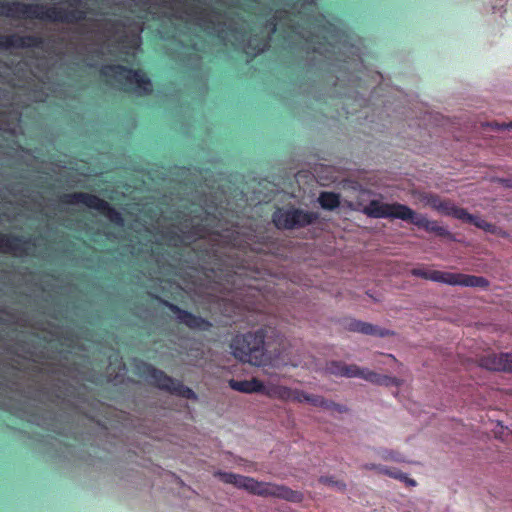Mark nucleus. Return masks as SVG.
I'll return each instance as SVG.
<instances>
[{
	"mask_svg": "<svg viewBox=\"0 0 512 512\" xmlns=\"http://www.w3.org/2000/svg\"><path fill=\"white\" fill-rule=\"evenodd\" d=\"M269 333H274V330L261 327L256 331L236 335L230 345L235 358L254 366L264 365L268 360L266 349L269 343L266 338Z\"/></svg>",
	"mask_w": 512,
	"mask_h": 512,
	"instance_id": "1",
	"label": "nucleus"
},
{
	"mask_svg": "<svg viewBox=\"0 0 512 512\" xmlns=\"http://www.w3.org/2000/svg\"><path fill=\"white\" fill-rule=\"evenodd\" d=\"M218 476L222 482L245 489L253 495L275 497L290 502H301L303 500V494L300 491L292 490L284 485L260 482L252 477L231 472H219Z\"/></svg>",
	"mask_w": 512,
	"mask_h": 512,
	"instance_id": "2",
	"label": "nucleus"
},
{
	"mask_svg": "<svg viewBox=\"0 0 512 512\" xmlns=\"http://www.w3.org/2000/svg\"><path fill=\"white\" fill-rule=\"evenodd\" d=\"M100 76L112 79L126 90H133L142 95L152 93V82L147 73L142 69H133L121 64L104 65Z\"/></svg>",
	"mask_w": 512,
	"mask_h": 512,
	"instance_id": "3",
	"label": "nucleus"
},
{
	"mask_svg": "<svg viewBox=\"0 0 512 512\" xmlns=\"http://www.w3.org/2000/svg\"><path fill=\"white\" fill-rule=\"evenodd\" d=\"M137 370L139 376L144 378L150 385L160 390L189 400L197 399L196 393L191 388L184 385L182 381L172 378L150 363L140 362L137 366Z\"/></svg>",
	"mask_w": 512,
	"mask_h": 512,
	"instance_id": "4",
	"label": "nucleus"
},
{
	"mask_svg": "<svg viewBox=\"0 0 512 512\" xmlns=\"http://www.w3.org/2000/svg\"><path fill=\"white\" fill-rule=\"evenodd\" d=\"M410 273L415 277L451 286L477 287L481 289H487L490 285L488 279L483 276L429 270L424 267L413 268L411 269Z\"/></svg>",
	"mask_w": 512,
	"mask_h": 512,
	"instance_id": "5",
	"label": "nucleus"
},
{
	"mask_svg": "<svg viewBox=\"0 0 512 512\" xmlns=\"http://www.w3.org/2000/svg\"><path fill=\"white\" fill-rule=\"evenodd\" d=\"M60 201L67 205L82 204L90 209L98 211L112 224L119 227L124 225L123 215L113 206H111L107 201L99 198L94 194L86 192L67 193L60 197Z\"/></svg>",
	"mask_w": 512,
	"mask_h": 512,
	"instance_id": "6",
	"label": "nucleus"
},
{
	"mask_svg": "<svg viewBox=\"0 0 512 512\" xmlns=\"http://www.w3.org/2000/svg\"><path fill=\"white\" fill-rule=\"evenodd\" d=\"M318 219V213L304 211L300 208H278L272 214V221L278 229L292 230L304 228Z\"/></svg>",
	"mask_w": 512,
	"mask_h": 512,
	"instance_id": "7",
	"label": "nucleus"
},
{
	"mask_svg": "<svg viewBox=\"0 0 512 512\" xmlns=\"http://www.w3.org/2000/svg\"><path fill=\"white\" fill-rule=\"evenodd\" d=\"M364 213L371 218H395L406 220L412 214V209L401 203H382L371 200L364 208Z\"/></svg>",
	"mask_w": 512,
	"mask_h": 512,
	"instance_id": "8",
	"label": "nucleus"
},
{
	"mask_svg": "<svg viewBox=\"0 0 512 512\" xmlns=\"http://www.w3.org/2000/svg\"><path fill=\"white\" fill-rule=\"evenodd\" d=\"M155 299L168 308L177 318V321L180 324L185 325L187 328L191 330H198V331H210L212 328V323L199 315H195L190 311H187L185 309L180 308L176 304H173L165 299H162L159 296H155Z\"/></svg>",
	"mask_w": 512,
	"mask_h": 512,
	"instance_id": "9",
	"label": "nucleus"
},
{
	"mask_svg": "<svg viewBox=\"0 0 512 512\" xmlns=\"http://www.w3.org/2000/svg\"><path fill=\"white\" fill-rule=\"evenodd\" d=\"M343 377L347 378H362L370 383L377 384V385H383V386H399L400 380L396 377H391L387 375H382L379 373H376L374 371L360 368L359 366L355 364H346L343 371Z\"/></svg>",
	"mask_w": 512,
	"mask_h": 512,
	"instance_id": "10",
	"label": "nucleus"
},
{
	"mask_svg": "<svg viewBox=\"0 0 512 512\" xmlns=\"http://www.w3.org/2000/svg\"><path fill=\"white\" fill-rule=\"evenodd\" d=\"M67 8L56 5H44L40 3H29L28 19H37L51 23H65Z\"/></svg>",
	"mask_w": 512,
	"mask_h": 512,
	"instance_id": "11",
	"label": "nucleus"
},
{
	"mask_svg": "<svg viewBox=\"0 0 512 512\" xmlns=\"http://www.w3.org/2000/svg\"><path fill=\"white\" fill-rule=\"evenodd\" d=\"M44 42V38L37 35L0 34V49L42 48Z\"/></svg>",
	"mask_w": 512,
	"mask_h": 512,
	"instance_id": "12",
	"label": "nucleus"
},
{
	"mask_svg": "<svg viewBox=\"0 0 512 512\" xmlns=\"http://www.w3.org/2000/svg\"><path fill=\"white\" fill-rule=\"evenodd\" d=\"M208 230L201 223H196L191 226L187 231H182V233H177L175 231L169 230L165 232L163 235L164 239L171 245H187L186 240L193 242L196 239H202L206 236Z\"/></svg>",
	"mask_w": 512,
	"mask_h": 512,
	"instance_id": "13",
	"label": "nucleus"
},
{
	"mask_svg": "<svg viewBox=\"0 0 512 512\" xmlns=\"http://www.w3.org/2000/svg\"><path fill=\"white\" fill-rule=\"evenodd\" d=\"M35 243L30 238L20 235L3 233L0 231V253H21L26 254Z\"/></svg>",
	"mask_w": 512,
	"mask_h": 512,
	"instance_id": "14",
	"label": "nucleus"
},
{
	"mask_svg": "<svg viewBox=\"0 0 512 512\" xmlns=\"http://www.w3.org/2000/svg\"><path fill=\"white\" fill-rule=\"evenodd\" d=\"M480 366L491 371L512 372V353H490L480 358Z\"/></svg>",
	"mask_w": 512,
	"mask_h": 512,
	"instance_id": "15",
	"label": "nucleus"
},
{
	"mask_svg": "<svg viewBox=\"0 0 512 512\" xmlns=\"http://www.w3.org/2000/svg\"><path fill=\"white\" fill-rule=\"evenodd\" d=\"M405 221L417 226L418 228L424 229L427 232H431L440 237L450 236V232L443 226L439 225L437 221L429 220L426 216L416 213L412 210V214Z\"/></svg>",
	"mask_w": 512,
	"mask_h": 512,
	"instance_id": "16",
	"label": "nucleus"
},
{
	"mask_svg": "<svg viewBox=\"0 0 512 512\" xmlns=\"http://www.w3.org/2000/svg\"><path fill=\"white\" fill-rule=\"evenodd\" d=\"M29 3L13 0L0 1V16L12 19H28Z\"/></svg>",
	"mask_w": 512,
	"mask_h": 512,
	"instance_id": "17",
	"label": "nucleus"
},
{
	"mask_svg": "<svg viewBox=\"0 0 512 512\" xmlns=\"http://www.w3.org/2000/svg\"><path fill=\"white\" fill-rule=\"evenodd\" d=\"M345 328L352 332H358L365 335H373L379 337H385L391 334L389 330L382 329L378 326L356 319L347 320L345 323Z\"/></svg>",
	"mask_w": 512,
	"mask_h": 512,
	"instance_id": "18",
	"label": "nucleus"
},
{
	"mask_svg": "<svg viewBox=\"0 0 512 512\" xmlns=\"http://www.w3.org/2000/svg\"><path fill=\"white\" fill-rule=\"evenodd\" d=\"M229 387L235 391L242 393H260L263 389V382L257 378L251 380H229Z\"/></svg>",
	"mask_w": 512,
	"mask_h": 512,
	"instance_id": "19",
	"label": "nucleus"
},
{
	"mask_svg": "<svg viewBox=\"0 0 512 512\" xmlns=\"http://www.w3.org/2000/svg\"><path fill=\"white\" fill-rule=\"evenodd\" d=\"M433 206L442 214L452 216L461 221L467 216L466 209L456 206L450 200H439L437 203L434 202Z\"/></svg>",
	"mask_w": 512,
	"mask_h": 512,
	"instance_id": "20",
	"label": "nucleus"
},
{
	"mask_svg": "<svg viewBox=\"0 0 512 512\" xmlns=\"http://www.w3.org/2000/svg\"><path fill=\"white\" fill-rule=\"evenodd\" d=\"M306 402L315 407H322L328 410H336L338 412L344 411V407L342 405L337 404L333 401L326 400L324 397L319 395L308 394Z\"/></svg>",
	"mask_w": 512,
	"mask_h": 512,
	"instance_id": "21",
	"label": "nucleus"
},
{
	"mask_svg": "<svg viewBox=\"0 0 512 512\" xmlns=\"http://www.w3.org/2000/svg\"><path fill=\"white\" fill-rule=\"evenodd\" d=\"M319 204L323 209L334 210L340 205V196L334 192H321L318 198Z\"/></svg>",
	"mask_w": 512,
	"mask_h": 512,
	"instance_id": "22",
	"label": "nucleus"
},
{
	"mask_svg": "<svg viewBox=\"0 0 512 512\" xmlns=\"http://www.w3.org/2000/svg\"><path fill=\"white\" fill-rule=\"evenodd\" d=\"M462 221L466 222V223H470V224L476 226L477 228H480V229L484 230L485 232H489L492 234L496 233V230H497V227L494 224L489 223L486 220H484L483 218L472 215L468 212H467V216H465Z\"/></svg>",
	"mask_w": 512,
	"mask_h": 512,
	"instance_id": "23",
	"label": "nucleus"
},
{
	"mask_svg": "<svg viewBox=\"0 0 512 512\" xmlns=\"http://www.w3.org/2000/svg\"><path fill=\"white\" fill-rule=\"evenodd\" d=\"M93 13L91 9L75 8L67 9L66 24H76L87 20L88 14Z\"/></svg>",
	"mask_w": 512,
	"mask_h": 512,
	"instance_id": "24",
	"label": "nucleus"
},
{
	"mask_svg": "<svg viewBox=\"0 0 512 512\" xmlns=\"http://www.w3.org/2000/svg\"><path fill=\"white\" fill-rule=\"evenodd\" d=\"M365 467L368 469H379L382 473L392 476L396 479L404 480L409 485H412V486L416 485L415 480L408 478L404 473H402L400 471H390L388 469H385L380 466H376L374 464H372L370 466L366 465Z\"/></svg>",
	"mask_w": 512,
	"mask_h": 512,
	"instance_id": "25",
	"label": "nucleus"
},
{
	"mask_svg": "<svg viewBox=\"0 0 512 512\" xmlns=\"http://www.w3.org/2000/svg\"><path fill=\"white\" fill-rule=\"evenodd\" d=\"M345 363L342 361H331L326 365V370L329 374L343 377Z\"/></svg>",
	"mask_w": 512,
	"mask_h": 512,
	"instance_id": "26",
	"label": "nucleus"
},
{
	"mask_svg": "<svg viewBox=\"0 0 512 512\" xmlns=\"http://www.w3.org/2000/svg\"><path fill=\"white\" fill-rule=\"evenodd\" d=\"M319 481L325 485L336 487L338 490H344L346 487L344 482L334 480L333 477L322 476Z\"/></svg>",
	"mask_w": 512,
	"mask_h": 512,
	"instance_id": "27",
	"label": "nucleus"
},
{
	"mask_svg": "<svg viewBox=\"0 0 512 512\" xmlns=\"http://www.w3.org/2000/svg\"><path fill=\"white\" fill-rule=\"evenodd\" d=\"M279 387H280V385H276V384H270V385L263 384V389L260 391V394H263L269 398L275 399L276 395L278 393L277 389H279Z\"/></svg>",
	"mask_w": 512,
	"mask_h": 512,
	"instance_id": "28",
	"label": "nucleus"
},
{
	"mask_svg": "<svg viewBox=\"0 0 512 512\" xmlns=\"http://www.w3.org/2000/svg\"><path fill=\"white\" fill-rule=\"evenodd\" d=\"M307 397H308V393H306L302 390L292 389L291 398L289 401L303 403V402H306Z\"/></svg>",
	"mask_w": 512,
	"mask_h": 512,
	"instance_id": "29",
	"label": "nucleus"
},
{
	"mask_svg": "<svg viewBox=\"0 0 512 512\" xmlns=\"http://www.w3.org/2000/svg\"><path fill=\"white\" fill-rule=\"evenodd\" d=\"M277 390H278V393H277L275 399H279V400H282V401H289L290 400L291 393H292V389L291 388L280 385L279 389H277Z\"/></svg>",
	"mask_w": 512,
	"mask_h": 512,
	"instance_id": "30",
	"label": "nucleus"
},
{
	"mask_svg": "<svg viewBox=\"0 0 512 512\" xmlns=\"http://www.w3.org/2000/svg\"><path fill=\"white\" fill-rule=\"evenodd\" d=\"M267 46H268L267 40H264L262 43H260L259 45L255 46V47H252L251 44H249V47L252 48L254 55H259V54L263 53L266 50Z\"/></svg>",
	"mask_w": 512,
	"mask_h": 512,
	"instance_id": "31",
	"label": "nucleus"
},
{
	"mask_svg": "<svg viewBox=\"0 0 512 512\" xmlns=\"http://www.w3.org/2000/svg\"><path fill=\"white\" fill-rule=\"evenodd\" d=\"M497 182L506 188H512V175L504 178H498Z\"/></svg>",
	"mask_w": 512,
	"mask_h": 512,
	"instance_id": "32",
	"label": "nucleus"
},
{
	"mask_svg": "<svg viewBox=\"0 0 512 512\" xmlns=\"http://www.w3.org/2000/svg\"><path fill=\"white\" fill-rule=\"evenodd\" d=\"M383 458L386 460H388V459L398 460V458L396 457L394 452H386L385 454H383Z\"/></svg>",
	"mask_w": 512,
	"mask_h": 512,
	"instance_id": "33",
	"label": "nucleus"
},
{
	"mask_svg": "<svg viewBox=\"0 0 512 512\" xmlns=\"http://www.w3.org/2000/svg\"><path fill=\"white\" fill-rule=\"evenodd\" d=\"M326 42H327V41H326V39H325V38H324V43H322V42H318V43H317V44H318V46H315V47H314V49H313V51H314V52H317V53L322 54V53H323V51H322V47H321V46H322V44H326Z\"/></svg>",
	"mask_w": 512,
	"mask_h": 512,
	"instance_id": "34",
	"label": "nucleus"
},
{
	"mask_svg": "<svg viewBox=\"0 0 512 512\" xmlns=\"http://www.w3.org/2000/svg\"><path fill=\"white\" fill-rule=\"evenodd\" d=\"M510 127H512V122L509 124Z\"/></svg>",
	"mask_w": 512,
	"mask_h": 512,
	"instance_id": "35",
	"label": "nucleus"
}]
</instances>
